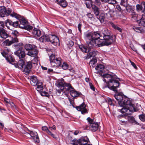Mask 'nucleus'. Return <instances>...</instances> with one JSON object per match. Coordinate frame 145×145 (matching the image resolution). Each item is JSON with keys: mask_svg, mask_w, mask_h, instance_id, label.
Instances as JSON below:
<instances>
[{"mask_svg": "<svg viewBox=\"0 0 145 145\" xmlns=\"http://www.w3.org/2000/svg\"><path fill=\"white\" fill-rule=\"evenodd\" d=\"M101 35L99 33L94 32L86 35V40L88 45V48L84 45H80V49L83 52L87 53L89 52L91 48L97 46L99 47L104 46L103 39H99Z\"/></svg>", "mask_w": 145, "mask_h": 145, "instance_id": "obj_1", "label": "nucleus"}, {"mask_svg": "<svg viewBox=\"0 0 145 145\" xmlns=\"http://www.w3.org/2000/svg\"><path fill=\"white\" fill-rule=\"evenodd\" d=\"M120 106L123 107L121 109H118V111L122 113H125L127 114H131L136 111L132 101L126 96L124 97L123 100L119 102Z\"/></svg>", "mask_w": 145, "mask_h": 145, "instance_id": "obj_2", "label": "nucleus"}, {"mask_svg": "<svg viewBox=\"0 0 145 145\" xmlns=\"http://www.w3.org/2000/svg\"><path fill=\"white\" fill-rule=\"evenodd\" d=\"M103 76L104 78L103 81L106 82L108 88L113 91H117L116 89L120 84L119 82V79L116 76L107 74H103Z\"/></svg>", "mask_w": 145, "mask_h": 145, "instance_id": "obj_3", "label": "nucleus"}, {"mask_svg": "<svg viewBox=\"0 0 145 145\" xmlns=\"http://www.w3.org/2000/svg\"><path fill=\"white\" fill-rule=\"evenodd\" d=\"M103 35L104 45L108 46L112 44L115 41V37L110 35V31L106 28L103 29L102 31Z\"/></svg>", "mask_w": 145, "mask_h": 145, "instance_id": "obj_4", "label": "nucleus"}, {"mask_svg": "<svg viewBox=\"0 0 145 145\" xmlns=\"http://www.w3.org/2000/svg\"><path fill=\"white\" fill-rule=\"evenodd\" d=\"M10 15L12 17L18 18L20 16L14 12L12 9L8 8L6 9L4 6L0 7V16L1 17H5V16Z\"/></svg>", "mask_w": 145, "mask_h": 145, "instance_id": "obj_5", "label": "nucleus"}, {"mask_svg": "<svg viewBox=\"0 0 145 145\" xmlns=\"http://www.w3.org/2000/svg\"><path fill=\"white\" fill-rule=\"evenodd\" d=\"M56 86L60 88L58 91H63L65 89L66 91H74V88L69 84L65 83L63 78L58 80L56 83Z\"/></svg>", "mask_w": 145, "mask_h": 145, "instance_id": "obj_6", "label": "nucleus"}, {"mask_svg": "<svg viewBox=\"0 0 145 145\" xmlns=\"http://www.w3.org/2000/svg\"><path fill=\"white\" fill-rule=\"evenodd\" d=\"M49 60L52 66L58 67L60 66L61 59L59 57L56 58L55 54H52L49 56Z\"/></svg>", "mask_w": 145, "mask_h": 145, "instance_id": "obj_7", "label": "nucleus"}, {"mask_svg": "<svg viewBox=\"0 0 145 145\" xmlns=\"http://www.w3.org/2000/svg\"><path fill=\"white\" fill-rule=\"evenodd\" d=\"M88 139L87 137L81 138L76 140H73L70 142V145H86L88 143Z\"/></svg>", "mask_w": 145, "mask_h": 145, "instance_id": "obj_8", "label": "nucleus"}, {"mask_svg": "<svg viewBox=\"0 0 145 145\" xmlns=\"http://www.w3.org/2000/svg\"><path fill=\"white\" fill-rule=\"evenodd\" d=\"M87 120L89 123V129L92 131L95 132L98 129L99 125L97 123L95 122L93 120L89 117L87 118Z\"/></svg>", "mask_w": 145, "mask_h": 145, "instance_id": "obj_9", "label": "nucleus"}, {"mask_svg": "<svg viewBox=\"0 0 145 145\" xmlns=\"http://www.w3.org/2000/svg\"><path fill=\"white\" fill-rule=\"evenodd\" d=\"M25 134L27 136L29 137H30L31 139H33L35 143H38L39 142V138L38 134L36 132L30 131L29 133H26Z\"/></svg>", "mask_w": 145, "mask_h": 145, "instance_id": "obj_10", "label": "nucleus"}, {"mask_svg": "<svg viewBox=\"0 0 145 145\" xmlns=\"http://www.w3.org/2000/svg\"><path fill=\"white\" fill-rule=\"evenodd\" d=\"M47 42L49 41L55 46L59 45V38L55 35H49L47 36Z\"/></svg>", "mask_w": 145, "mask_h": 145, "instance_id": "obj_11", "label": "nucleus"}, {"mask_svg": "<svg viewBox=\"0 0 145 145\" xmlns=\"http://www.w3.org/2000/svg\"><path fill=\"white\" fill-rule=\"evenodd\" d=\"M14 54L18 56L20 59L24 57L25 56V50L22 47H20L18 49L14 52Z\"/></svg>", "mask_w": 145, "mask_h": 145, "instance_id": "obj_12", "label": "nucleus"}, {"mask_svg": "<svg viewBox=\"0 0 145 145\" xmlns=\"http://www.w3.org/2000/svg\"><path fill=\"white\" fill-rule=\"evenodd\" d=\"M8 34L3 28H0V40L1 42L8 37Z\"/></svg>", "mask_w": 145, "mask_h": 145, "instance_id": "obj_13", "label": "nucleus"}, {"mask_svg": "<svg viewBox=\"0 0 145 145\" xmlns=\"http://www.w3.org/2000/svg\"><path fill=\"white\" fill-rule=\"evenodd\" d=\"M86 107V105L84 103H83L80 106H76V108L77 110L81 111V113L84 114L88 113V112Z\"/></svg>", "mask_w": 145, "mask_h": 145, "instance_id": "obj_14", "label": "nucleus"}, {"mask_svg": "<svg viewBox=\"0 0 145 145\" xmlns=\"http://www.w3.org/2000/svg\"><path fill=\"white\" fill-rule=\"evenodd\" d=\"M114 96L115 98L118 101V104L119 105V102L123 100L124 97L126 96L124 95L121 92H118V91H116Z\"/></svg>", "mask_w": 145, "mask_h": 145, "instance_id": "obj_15", "label": "nucleus"}, {"mask_svg": "<svg viewBox=\"0 0 145 145\" xmlns=\"http://www.w3.org/2000/svg\"><path fill=\"white\" fill-rule=\"evenodd\" d=\"M38 51L36 47L33 48L32 49L28 52L27 55L31 57H35L38 54Z\"/></svg>", "mask_w": 145, "mask_h": 145, "instance_id": "obj_16", "label": "nucleus"}, {"mask_svg": "<svg viewBox=\"0 0 145 145\" xmlns=\"http://www.w3.org/2000/svg\"><path fill=\"white\" fill-rule=\"evenodd\" d=\"M116 13L113 10L108 8L106 11L105 14L108 18H110L114 17Z\"/></svg>", "mask_w": 145, "mask_h": 145, "instance_id": "obj_17", "label": "nucleus"}, {"mask_svg": "<svg viewBox=\"0 0 145 145\" xmlns=\"http://www.w3.org/2000/svg\"><path fill=\"white\" fill-rule=\"evenodd\" d=\"M127 115L125 114L123 115H121L118 116V118L119 120L120 121V123L121 124H125L127 123V121L125 120H122V118L126 119L127 118Z\"/></svg>", "mask_w": 145, "mask_h": 145, "instance_id": "obj_18", "label": "nucleus"}, {"mask_svg": "<svg viewBox=\"0 0 145 145\" xmlns=\"http://www.w3.org/2000/svg\"><path fill=\"white\" fill-rule=\"evenodd\" d=\"M32 35L36 38L39 37L41 34L40 31L36 28H34L32 31Z\"/></svg>", "mask_w": 145, "mask_h": 145, "instance_id": "obj_19", "label": "nucleus"}, {"mask_svg": "<svg viewBox=\"0 0 145 145\" xmlns=\"http://www.w3.org/2000/svg\"><path fill=\"white\" fill-rule=\"evenodd\" d=\"M18 15L20 16V17L18 18H16L18 19H19V21L20 22V24H19V27L22 29H24L25 27V26L27 24V21L24 19H20V16L18 14Z\"/></svg>", "mask_w": 145, "mask_h": 145, "instance_id": "obj_20", "label": "nucleus"}, {"mask_svg": "<svg viewBox=\"0 0 145 145\" xmlns=\"http://www.w3.org/2000/svg\"><path fill=\"white\" fill-rule=\"evenodd\" d=\"M104 66L101 64L98 65L95 67V69L98 73L102 75V74L104 70Z\"/></svg>", "mask_w": 145, "mask_h": 145, "instance_id": "obj_21", "label": "nucleus"}, {"mask_svg": "<svg viewBox=\"0 0 145 145\" xmlns=\"http://www.w3.org/2000/svg\"><path fill=\"white\" fill-rule=\"evenodd\" d=\"M32 67V64L31 63H27L25 65L24 69L23 70V71L28 74L31 71Z\"/></svg>", "mask_w": 145, "mask_h": 145, "instance_id": "obj_22", "label": "nucleus"}, {"mask_svg": "<svg viewBox=\"0 0 145 145\" xmlns=\"http://www.w3.org/2000/svg\"><path fill=\"white\" fill-rule=\"evenodd\" d=\"M128 121L131 123H134L137 125H139V123L137 122L135 120L134 117L131 116H128L127 115V118Z\"/></svg>", "mask_w": 145, "mask_h": 145, "instance_id": "obj_23", "label": "nucleus"}, {"mask_svg": "<svg viewBox=\"0 0 145 145\" xmlns=\"http://www.w3.org/2000/svg\"><path fill=\"white\" fill-rule=\"evenodd\" d=\"M24 64V62L23 59H20L18 62L15 67L20 69H22L23 67Z\"/></svg>", "mask_w": 145, "mask_h": 145, "instance_id": "obj_24", "label": "nucleus"}, {"mask_svg": "<svg viewBox=\"0 0 145 145\" xmlns=\"http://www.w3.org/2000/svg\"><path fill=\"white\" fill-rule=\"evenodd\" d=\"M30 83L32 86H36L38 84L37 78L35 77H32L31 79Z\"/></svg>", "mask_w": 145, "mask_h": 145, "instance_id": "obj_25", "label": "nucleus"}, {"mask_svg": "<svg viewBox=\"0 0 145 145\" xmlns=\"http://www.w3.org/2000/svg\"><path fill=\"white\" fill-rule=\"evenodd\" d=\"M138 23L140 25H144L145 24V15H142L141 19L137 20Z\"/></svg>", "mask_w": 145, "mask_h": 145, "instance_id": "obj_26", "label": "nucleus"}, {"mask_svg": "<svg viewBox=\"0 0 145 145\" xmlns=\"http://www.w3.org/2000/svg\"><path fill=\"white\" fill-rule=\"evenodd\" d=\"M57 3L59 4L63 7H65L67 5V2L64 0H58Z\"/></svg>", "mask_w": 145, "mask_h": 145, "instance_id": "obj_27", "label": "nucleus"}, {"mask_svg": "<svg viewBox=\"0 0 145 145\" xmlns=\"http://www.w3.org/2000/svg\"><path fill=\"white\" fill-rule=\"evenodd\" d=\"M71 95L73 97H75L79 96L81 93L79 91H69Z\"/></svg>", "mask_w": 145, "mask_h": 145, "instance_id": "obj_28", "label": "nucleus"}, {"mask_svg": "<svg viewBox=\"0 0 145 145\" xmlns=\"http://www.w3.org/2000/svg\"><path fill=\"white\" fill-rule=\"evenodd\" d=\"M125 8L127 11L129 13H131V14L134 13V9L133 7L131 6L128 5L127 6L125 7Z\"/></svg>", "mask_w": 145, "mask_h": 145, "instance_id": "obj_29", "label": "nucleus"}, {"mask_svg": "<svg viewBox=\"0 0 145 145\" xmlns=\"http://www.w3.org/2000/svg\"><path fill=\"white\" fill-rule=\"evenodd\" d=\"M5 22L6 26L8 29L11 30L9 26H12L13 22L11 20L8 19H7Z\"/></svg>", "mask_w": 145, "mask_h": 145, "instance_id": "obj_30", "label": "nucleus"}, {"mask_svg": "<svg viewBox=\"0 0 145 145\" xmlns=\"http://www.w3.org/2000/svg\"><path fill=\"white\" fill-rule=\"evenodd\" d=\"M92 8L93 10L94 14L96 16L99 14V8L96 6L94 5L92 6Z\"/></svg>", "mask_w": 145, "mask_h": 145, "instance_id": "obj_31", "label": "nucleus"}, {"mask_svg": "<svg viewBox=\"0 0 145 145\" xmlns=\"http://www.w3.org/2000/svg\"><path fill=\"white\" fill-rule=\"evenodd\" d=\"M35 46L34 45H33L31 44H28L25 45L24 46V48L26 50L28 51L33 48H35Z\"/></svg>", "mask_w": 145, "mask_h": 145, "instance_id": "obj_32", "label": "nucleus"}, {"mask_svg": "<svg viewBox=\"0 0 145 145\" xmlns=\"http://www.w3.org/2000/svg\"><path fill=\"white\" fill-rule=\"evenodd\" d=\"M12 44L11 40H6L2 43L3 45L4 46H9Z\"/></svg>", "mask_w": 145, "mask_h": 145, "instance_id": "obj_33", "label": "nucleus"}, {"mask_svg": "<svg viewBox=\"0 0 145 145\" xmlns=\"http://www.w3.org/2000/svg\"><path fill=\"white\" fill-rule=\"evenodd\" d=\"M133 29L135 31L138 33H142L144 31L142 28L141 27H134Z\"/></svg>", "mask_w": 145, "mask_h": 145, "instance_id": "obj_34", "label": "nucleus"}, {"mask_svg": "<svg viewBox=\"0 0 145 145\" xmlns=\"http://www.w3.org/2000/svg\"><path fill=\"white\" fill-rule=\"evenodd\" d=\"M97 52L95 51H92L91 52H90L87 54V57L89 58L95 56L96 55Z\"/></svg>", "mask_w": 145, "mask_h": 145, "instance_id": "obj_35", "label": "nucleus"}, {"mask_svg": "<svg viewBox=\"0 0 145 145\" xmlns=\"http://www.w3.org/2000/svg\"><path fill=\"white\" fill-rule=\"evenodd\" d=\"M39 41L42 42L47 41V36L43 35L39 39Z\"/></svg>", "mask_w": 145, "mask_h": 145, "instance_id": "obj_36", "label": "nucleus"}, {"mask_svg": "<svg viewBox=\"0 0 145 145\" xmlns=\"http://www.w3.org/2000/svg\"><path fill=\"white\" fill-rule=\"evenodd\" d=\"M38 92L42 96L49 97L50 96L49 94L46 91H38Z\"/></svg>", "mask_w": 145, "mask_h": 145, "instance_id": "obj_37", "label": "nucleus"}, {"mask_svg": "<svg viewBox=\"0 0 145 145\" xmlns=\"http://www.w3.org/2000/svg\"><path fill=\"white\" fill-rule=\"evenodd\" d=\"M86 4L87 7L88 8H90L91 7H92V6L93 5H92L91 1L89 0L86 1Z\"/></svg>", "mask_w": 145, "mask_h": 145, "instance_id": "obj_38", "label": "nucleus"}, {"mask_svg": "<svg viewBox=\"0 0 145 145\" xmlns=\"http://www.w3.org/2000/svg\"><path fill=\"white\" fill-rule=\"evenodd\" d=\"M37 88V91L42 90L43 89V87L41 83H38L36 86Z\"/></svg>", "mask_w": 145, "mask_h": 145, "instance_id": "obj_39", "label": "nucleus"}, {"mask_svg": "<svg viewBox=\"0 0 145 145\" xmlns=\"http://www.w3.org/2000/svg\"><path fill=\"white\" fill-rule=\"evenodd\" d=\"M61 67L64 70H66L68 69V66L67 63H63V64L59 66Z\"/></svg>", "mask_w": 145, "mask_h": 145, "instance_id": "obj_40", "label": "nucleus"}, {"mask_svg": "<svg viewBox=\"0 0 145 145\" xmlns=\"http://www.w3.org/2000/svg\"><path fill=\"white\" fill-rule=\"evenodd\" d=\"M11 34L13 36L16 37H17L19 35V33L16 30L12 31Z\"/></svg>", "mask_w": 145, "mask_h": 145, "instance_id": "obj_41", "label": "nucleus"}, {"mask_svg": "<svg viewBox=\"0 0 145 145\" xmlns=\"http://www.w3.org/2000/svg\"><path fill=\"white\" fill-rule=\"evenodd\" d=\"M132 20H136L137 19L138 15L136 14L135 12L132 13Z\"/></svg>", "mask_w": 145, "mask_h": 145, "instance_id": "obj_42", "label": "nucleus"}, {"mask_svg": "<svg viewBox=\"0 0 145 145\" xmlns=\"http://www.w3.org/2000/svg\"><path fill=\"white\" fill-rule=\"evenodd\" d=\"M121 6H123L125 7L128 5H127V0H121Z\"/></svg>", "mask_w": 145, "mask_h": 145, "instance_id": "obj_43", "label": "nucleus"}, {"mask_svg": "<svg viewBox=\"0 0 145 145\" xmlns=\"http://www.w3.org/2000/svg\"><path fill=\"white\" fill-rule=\"evenodd\" d=\"M105 18V14L103 13L101 14L99 17V19L101 22H103L104 21Z\"/></svg>", "mask_w": 145, "mask_h": 145, "instance_id": "obj_44", "label": "nucleus"}, {"mask_svg": "<svg viewBox=\"0 0 145 145\" xmlns=\"http://www.w3.org/2000/svg\"><path fill=\"white\" fill-rule=\"evenodd\" d=\"M142 9V7L141 5L137 4L136 5V10L138 12L141 11Z\"/></svg>", "mask_w": 145, "mask_h": 145, "instance_id": "obj_45", "label": "nucleus"}, {"mask_svg": "<svg viewBox=\"0 0 145 145\" xmlns=\"http://www.w3.org/2000/svg\"><path fill=\"white\" fill-rule=\"evenodd\" d=\"M112 27L115 29L119 31L120 32H121L122 29L121 28L119 27L117 25H115L114 24H112Z\"/></svg>", "mask_w": 145, "mask_h": 145, "instance_id": "obj_46", "label": "nucleus"}, {"mask_svg": "<svg viewBox=\"0 0 145 145\" xmlns=\"http://www.w3.org/2000/svg\"><path fill=\"white\" fill-rule=\"evenodd\" d=\"M10 51V50L8 49H7L6 50H5L1 54L3 56L5 57H6L5 56V55L7 54L8 52H9Z\"/></svg>", "mask_w": 145, "mask_h": 145, "instance_id": "obj_47", "label": "nucleus"}, {"mask_svg": "<svg viewBox=\"0 0 145 145\" xmlns=\"http://www.w3.org/2000/svg\"><path fill=\"white\" fill-rule=\"evenodd\" d=\"M139 118L142 121H145V115L142 114L139 115Z\"/></svg>", "mask_w": 145, "mask_h": 145, "instance_id": "obj_48", "label": "nucleus"}, {"mask_svg": "<svg viewBox=\"0 0 145 145\" xmlns=\"http://www.w3.org/2000/svg\"><path fill=\"white\" fill-rule=\"evenodd\" d=\"M6 60L8 61L10 63L11 62H13L14 61V59L11 56H9L8 57L6 58Z\"/></svg>", "mask_w": 145, "mask_h": 145, "instance_id": "obj_49", "label": "nucleus"}, {"mask_svg": "<svg viewBox=\"0 0 145 145\" xmlns=\"http://www.w3.org/2000/svg\"><path fill=\"white\" fill-rule=\"evenodd\" d=\"M121 7L119 5H117L116 6V7L117 9L120 11L121 10H125V8H123L122 6Z\"/></svg>", "mask_w": 145, "mask_h": 145, "instance_id": "obj_50", "label": "nucleus"}, {"mask_svg": "<svg viewBox=\"0 0 145 145\" xmlns=\"http://www.w3.org/2000/svg\"><path fill=\"white\" fill-rule=\"evenodd\" d=\"M18 26H19L18 21H17L13 22L12 27H17Z\"/></svg>", "mask_w": 145, "mask_h": 145, "instance_id": "obj_51", "label": "nucleus"}, {"mask_svg": "<svg viewBox=\"0 0 145 145\" xmlns=\"http://www.w3.org/2000/svg\"><path fill=\"white\" fill-rule=\"evenodd\" d=\"M11 40L13 44L15 42H18V40L17 37H12Z\"/></svg>", "mask_w": 145, "mask_h": 145, "instance_id": "obj_52", "label": "nucleus"}, {"mask_svg": "<svg viewBox=\"0 0 145 145\" xmlns=\"http://www.w3.org/2000/svg\"><path fill=\"white\" fill-rule=\"evenodd\" d=\"M116 0H108V3L111 4H114L116 3Z\"/></svg>", "mask_w": 145, "mask_h": 145, "instance_id": "obj_53", "label": "nucleus"}, {"mask_svg": "<svg viewBox=\"0 0 145 145\" xmlns=\"http://www.w3.org/2000/svg\"><path fill=\"white\" fill-rule=\"evenodd\" d=\"M97 61L95 59H94L93 60H91L89 62V65L90 66H91L93 67V65H94V64Z\"/></svg>", "mask_w": 145, "mask_h": 145, "instance_id": "obj_54", "label": "nucleus"}, {"mask_svg": "<svg viewBox=\"0 0 145 145\" xmlns=\"http://www.w3.org/2000/svg\"><path fill=\"white\" fill-rule=\"evenodd\" d=\"M32 27L29 25H28L27 24L26 25L24 29H26L28 30H30L32 29Z\"/></svg>", "mask_w": 145, "mask_h": 145, "instance_id": "obj_55", "label": "nucleus"}, {"mask_svg": "<svg viewBox=\"0 0 145 145\" xmlns=\"http://www.w3.org/2000/svg\"><path fill=\"white\" fill-rule=\"evenodd\" d=\"M87 16L88 18H89L90 20H92L93 19V15L90 13L88 14L87 15Z\"/></svg>", "mask_w": 145, "mask_h": 145, "instance_id": "obj_56", "label": "nucleus"}, {"mask_svg": "<svg viewBox=\"0 0 145 145\" xmlns=\"http://www.w3.org/2000/svg\"><path fill=\"white\" fill-rule=\"evenodd\" d=\"M48 134L51 135L53 138L56 139L57 138V137H55V135L53 134L50 131H48Z\"/></svg>", "mask_w": 145, "mask_h": 145, "instance_id": "obj_57", "label": "nucleus"}, {"mask_svg": "<svg viewBox=\"0 0 145 145\" xmlns=\"http://www.w3.org/2000/svg\"><path fill=\"white\" fill-rule=\"evenodd\" d=\"M42 131H45L48 133V131H50L48 128L46 126H43L42 128Z\"/></svg>", "mask_w": 145, "mask_h": 145, "instance_id": "obj_58", "label": "nucleus"}, {"mask_svg": "<svg viewBox=\"0 0 145 145\" xmlns=\"http://www.w3.org/2000/svg\"><path fill=\"white\" fill-rule=\"evenodd\" d=\"M4 101H5L7 104H9L10 101L9 99L6 98L4 97L3 99Z\"/></svg>", "mask_w": 145, "mask_h": 145, "instance_id": "obj_59", "label": "nucleus"}, {"mask_svg": "<svg viewBox=\"0 0 145 145\" xmlns=\"http://www.w3.org/2000/svg\"><path fill=\"white\" fill-rule=\"evenodd\" d=\"M108 103L109 105H113V104L112 103V100L110 99V98H108Z\"/></svg>", "mask_w": 145, "mask_h": 145, "instance_id": "obj_60", "label": "nucleus"}, {"mask_svg": "<svg viewBox=\"0 0 145 145\" xmlns=\"http://www.w3.org/2000/svg\"><path fill=\"white\" fill-rule=\"evenodd\" d=\"M89 85L91 89L93 91L95 90V88L93 85L91 83L89 82Z\"/></svg>", "mask_w": 145, "mask_h": 145, "instance_id": "obj_61", "label": "nucleus"}, {"mask_svg": "<svg viewBox=\"0 0 145 145\" xmlns=\"http://www.w3.org/2000/svg\"><path fill=\"white\" fill-rule=\"evenodd\" d=\"M95 3L97 5L100 6L101 4V3L99 0H95Z\"/></svg>", "mask_w": 145, "mask_h": 145, "instance_id": "obj_62", "label": "nucleus"}, {"mask_svg": "<svg viewBox=\"0 0 145 145\" xmlns=\"http://www.w3.org/2000/svg\"><path fill=\"white\" fill-rule=\"evenodd\" d=\"M49 130L51 131H52L53 130H55L56 129V127L55 125H54L52 127H49Z\"/></svg>", "mask_w": 145, "mask_h": 145, "instance_id": "obj_63", "label": "nucleus"}, {"mask_svg": "<svg viewBox=\"0 0 145 145\" xmlns=\"http://www.w3.org/2000/svg\"><path fill=\"white\" fill-rule=\"evenodd\" d=\"M82 27V24H78V28L79 31L81 32V28Z\"/></svg>", "mask_w": 145, "mask_h": 145, "instance_id": "obj_64", "label": "nucleus"}]
</instances>
